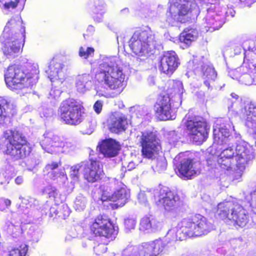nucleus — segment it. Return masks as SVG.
<instances>
[{
	"label": "nucleus",
	"mask_w": 256,
	"mask_h": 256,
	"mask_svg": "<svg viewBox=\"0 0 256 256\" xmlns=\"http://www.w3.org/2000/svg\"><path fill=\"white\" fill-rule=\"evenodd\" d=\"M212 229V225L200 214L190 218L183 219L177 227L170 230L165 238H158L144 242L138 246L128 245L122 252L121 256H160L165 251L170 242L167 240H182L186 236H201L208 234Z\"/></svg>",
	"instance_id": "1"
},
{
	"label": "nucleus",
	"mask_w": 256,
	"mask_h": 256,
	"mask_svg": "<svg viewBox=\"0 0 256 256\" xmlns=\"http://www.w3.org/2000/svg\"><path fill=\"white\" fill-rule=\"evenodd\" d=\"M234 132V126L230 120H217L213 128L214 141L218 144L232 142L234 149L236 167L242 176L250 162L255 158L254 150L247 142L241 139L240 134L234 132V136L230 134V130Z\"/></svg>",
	"instance_id": "2"
},
{
	"label": "nucleus",
	"mask_w": 256,
	"mask_h": 256,
	"mask_svg": "<svg viewBox=\"0 0 256 256\" xmlns=\"http://www.w3.org/2000/svg\"><path fill=\"white\" fill-rule=\"evenodd\" d=\"M124 68V65L118 57L104 56L100 60L96 68V80L105 87L116 90L120 94L126 86Z\"/></svg>",
	"instance_id": "3"
},
{
	"label": "nucleus",
	"mask_w": 256,
	"mask_h": 256,
	"mask_svg": "<svg viewBox=\"0 0 256 256\" xmlns=\"http://www.w3.org/2000/svg\"><path fill=\"white\" fill-rule=\"evenodd\" d=\"M39 74L37 64L28 62L24 68L16 65L9 66L4 73L6 84L20 96L30 92V88L38 80Z\"/></svg>",
	"instance_id": "4"
},
{
	"label": "nucleus",
	"mask_w": 256,
	"mask_h": 256,
	"mask_svg": "<svg viewBox=\"0 0 256 256\" xmlns=\"http://www.w3.org/2000/svg\"><path fill=\"white\" fill-rule=\"evenodd\" d=\"M1 40H4V54L8 58L18 56L25 42V29L21 22L10 19L4 28Z\"/></svg>",
	"instance_id": "5"
},
{
	"label": "nucleus",
	"mask_w": 256,
	"mask_h": 256,
	"mask_svg": "<svg viewBox=\"0 0 256 256\" xmlns=\"http://www.w3.org/2000/svg\"><path fill=\"white\" fill-rule=\"evenodd\" d=\"M2 141L4 143V152L14 160L24 158L31 152L26 138L16 129L6 130Z\"/></svg>",
	"instance_id": "6"
},
{
	"label": "nucleus",
	"mask_w": 256,
	"mask_h": 256,
	"mask_svg": "<svg viewBox=\"0 0 256 256\" xmlns=\"http://www.w3.org/2000/svg\"><path fill=\"white\" fill-rule=\"evenodd\" d=\"M217 214L230 226L244 227L248 223L247 212L240 204L234 202H224L217 206Z\"/></svg>",
	"instance_id": "7"
},
{
	"label": "nucleus",
	"mask_w": 256,
	"mask_h": 256,
	"mask_svg": "<svg viewBox=\"0 0 256 256\" xmlns=\"http://www.w3.org/2000/svg\"><path fill=\"white\" fill-rule=\"evenodd\" d=\"M128 43L132 52L138 56H146L152 54L159 44L154 34L150 29L136 31Z\"/></svg>",
	"instance_id": "8"
},
{
	"label": "nucleus",
	"mask_w": 256,
	"mask_h": 256,
	"mask_svg": "<svg viewBox=\"0 0 256 256\" xmlns=\"http://www.w3.org/2000/svg\"><path fill=\"white\" fill-rule=\"evenodd\" d=\"M170 6L166 12V22L174 26L176 22L184 23L188 20V14L196 6L194 0H169Z\"/></svg>",
	"instance_id": "9"
},
{
	"label": "nucleus",
	"mask_w": 256,
	"mask_h": 256,
	"mask_svg": "<svg viewBox=\"0 0 256 256\" xmlns=\"http://www.w3.org/2000/svg\"><path fill=\"white\" fill-rule=\"evenodd\" d=\"M232 147H233L232 142L218 144L216 143L215 144L214 141L210 152L212 155L218 156L216 158L218 165L222 169L227 171H236L235 178L238 180L241 176H239V170L236 167V164H234L233 163L234 160V152Z\"/></svg>",
	"instance_id": "10"
},
{
	"label": "nucleus",
	"mask_w": 256,
	"mask_h": 256,
	"mask_svg": "<svg viewBox=\"0 0 256 256\" xmlns=\"http://www.w3.org/2000/svg\"><path fill=\"white\" fill-rule=\"evenodd\" d=\"M190 138L194 142L202 143L208 136L209 128L206 120L199 116H193L190 112L182 120Z\"/></svg>",
	"instance_id": "11"
},
{
	"label": "nucleus",
	"mask_w": 256,
	"mask_h": 256,
	"mask_svg": "<svg viewBox=\"0 0 256 256\" xmlns=\"http://www.w3.org/2000/svg\"><path fill=\"white\" fill-rule=\"evenodd\" d=\"M83 107L80 102L74 98H68L63 101L60 107V118L66 124L76 125L83 119L82 110Z\"/></svg>",
	"instance_id": "12"
},
{
	"label": "nucleus",
	"mask_w": 256,
	"mask_h": 256,
	"mask_svg": "<svg viewBox=\"0 0 256 256\" xmlns=\"http://www.w3.org/2000/svg\"><path fill=\"white\" fill-rule=\"evenodd\" d=\"M142 146V154L144 158L153 160L158 156V152L160 149L158 140L152 132H142L140 136H138Z\"/></svg>",
	"instance_id": "13"
},
{
	"label": "nucleus",
	"mask_w": 256,
	"mask_h": 256,
	"mask_svg": "<svg viewBox=\"0 0 256 256\" xmlns=\"http://www.w3.org/2000/svg\"><path fill=\"white\" fill-rule=\"evenodd\" d=\"M153 196L156 204L162 206L166 210L170 211L175 208L178 204L179 197L168 188L159 187L152 190Z\"/></svg>",
	"instance_id": "14"
},
{
	"label": "nucleus",
	"mask_w": 256,
	"mask_h": 256,
	"mask_svg": "<svg viewBox=\"0 0 256 256\" xmlns=\"http://www.w3.org/2000/svg\"><path fill=\"white\" fill-rule=\"evenodd\" d=\"M117 226L112 225L106 216H98L90 226V230L96 236L112 238L117 234Z\"/></svg>",
	"instance_id": "15"
},
{
	"label": "nucleus",
	"mask_w": 256,
	"mask_h": 256,
	"mask_svg": "<svg viewBox=\"0 0 256 256\" xmlns=\"http://www.w3.org/2000/svg\"><path fill=\"white\" fill-rule=\"evenodd\" d=\"M214 8V6L210 4V8L207 9L208 14L206 18V26L208 27L209 30H208L210 31L218 30L221 28L224 22L225 18L228 16L229 14H231L232 16H234L233 14L234 12H232L231 10L228 12L225 6L221 8L220 10L218 11L220 12L218 14H216L213 10Z\"/></svg>",
	"instance_id": "16"
},
{
	"label": "nucleus",
	"mask_w": 256,
	"mask_h": 256,
	"mask_svg": "<svg viewBox=\"0 0 256 256\" xmlns=\"http://www.w3.org/2000/svg\"><path fill=\"white\" fill-rule=\"evenodd\" d=\"M169 96H164L159 98L154 106L156 116L161 120L175 118V109Z\"/></svg>",
	"instance_id": "17"
},
{
	"label": "nucleus",
	"mask_w": 256,
	"mask_h": 256,
	"mask_svg": "<svg viewBox=\"0 0 256 256\" xmlns=\"http://www.w3.org/2000/svg\"><path fill=\"white\" fill-rule=\"evenodd\" d=\"M60 165V162H52L46 165L44 172L45 176L61 186L67 182L68 177L64 168H58Z\"/></svg>",
	"instance_id": "18"
},
{
	"label": "nucleus",
	"mask_w": 256,
	"mask_h": 256,
	"mask_svg": "<svg viewBox=\"0 0 256 256\" xmlns=\"http://www.w3.org/2000/svg\"><path fill=\"white\" fill-rule=\"evenodd\" d=\"M40 144L42 149L50 154L62 152V148L64 146L60 138L51 132H46L44 134Z\"/></svg>",
	"instance_id": "19"
},
{
	"label": "nucleus",
	"mask_w": 256,
	"mask_h": 256,
	"mask_svg": "<svg viewBox=\"0 0 256 256\" xmlns=\"http://www.w3.org/2000/svg\"><path fill=\"white\" fill-rule=\"evenodd\" d=\"M180 62L174 51L165 52L160 59V70L162 72L172 75L178 68Z\"/></svg>",
	"instance_id": "20"
},
{
	"label": "nucleus",
	"mask_w": 256,
	"mask_h": 256,
	"mask_svg": "<svg viewBox=\"0 0 256 256\" xmlns=\"http://www.w3.org/2000/svg\"><path fill=\"white\" fill-rule=\"evenodd\" d=\"M178 176L183 179H190L200 173V163L192 159H184L178 166Z\"/></svg>",
	"instance_id": "21"
},
{
	"label": "nucleus",
	"mask_w": 256,
	"mask_h": 256,
	"mask_svg": "<svg viewBox=\"0 0 256 256\" xmlns=\"http://www.w3.org/2000/svg\"><path fill=\"white\" fill-rule=\"evenodd\" d=\"M253 68L250 70L248 68L242 66L232 72L234 77L242 84L251 85L254 83L256 84V63L252 65Z\"/></svg>",
	"instance_id": "22"
},
{
	"label": "nucleus",
	"mask_w": 256,
	"mask_h": 256,
	"mask_svg": "<svg viewBox=\"0 0 256 256\" xmlns=\"http://www.w3.org/2000/svg\"><path fill=\"white\" fill-rule=\"evenodd\" d=\"M244 113L246 117L245 125L248 132L255 140L256 144V103L246 104L244 107Z\"/></svg>",
	"instance_id": "23"
},
{
	"label": "nucleus",
	"mask_w": 256,
	"mask_h": 256,
	"mask_svg": "<svg viewBox=\"0 0 256 256\" xmlns=\"http://www.w3.org/2000/svg\"><path fill=\"white\" fill-rule=\"evenodd\" d=\"M64 66V65L57 60L54 59L50 62L46 72L52 82H56L58 85L62 84L65 79Z\"/></svg>",
	"instance_id": "24"
},
{
	"label": "nucleus",
	"mask_w": 256,
	"mask_h": 256,
	"mask_svg": "<svg viewBox=\"0 0 256 256\" xmlns=\"http://www.w3.org/2000/svg\"><path fill=\"white\" fill-rule=\"evenodd\" d=\"M163 222L154 216H146L140 223V230L146 233H154L162 230Z\"/></svg>",
	"instance_id": "25"
},
{
	"label": "nucleus",
	"mask_w": 256,
	"mask_h": 256,
	"mask_svg": "<svg viewBox=\"0 0 256 256\" xmlns=\"http://www.w3.org/2000/svg\"><path fill=\"white\" fill-rule=\"evenodd\" d=\"M102 170L98 162L96 160L84 161V177L88 182H94L100 178Z\"/></svg>",
	"instance_id": "26"
},
{
	"label": "nucleus",
	"mask_w": 256,
	"mask_h": 256,
	"mask_svg": "<svg viewBox=\"0 0 256 256\" xmlns=\"http://www.w3.org/2000/svg\"><path fill=\"white\" fill-rule=\"evenodd\" d=\"M16 106L10 99L0 98V124L4 125L16 113Z\"/></svg>",
	"instance_id": "27"
},
{
	"label": "nucleus",
	"mask_w": 256,
	"mask_h": 256,
	"mask_svg": "<svg viewBox=\"0 0 256 256\" xmlns=\"http://www.w3.org/2000/svg\"><path fill=\"white\" fill-rule=\"evenodd\" d=\"M170 84L172 86L170 89V100L174 102V108H178L182 102L184 90L182 83L180 80H172Z\"/></svg>",
	"instance_id": "28"
},
{
	"label": "nucleus",
	"mask_w": 256,
	"mask_h": 256,
	"mask_svg": "<svg viewBox=\"0 0 256 256\" xmlns=\"http://www.w3.org/2000/svg\"><path fill=\"white\" fill-rule=\"evenodd\" d=\"M130 198L129 192L126 190L125 186L120 188V189L116 190L114 194L110 195H106L104 193L102 196V200L106 201L110 200L112 202H118L116 204L118 206H122L128 202Z\"/></svg>",
	"instance_id": "29"
},
{
	"label": "nucleus",
	"mask_w": 256,
	"mask_h": 256,
	"mask_svg": "<svg viewBox=\"0 0 256 256\" xmlns=\"http://www.w3.org/2000/svg\"><path fill=\"white\" fill-rule=\"evenodd\" d=\"M128 124L127 120L124 114L120 112H115L111 115L108 120L110 130L115 133L124 130Z\"/></svg>",
	"instance_id": "30"
},
{
	"label": "nucleus",
	"mask_w": 256,
	"mask_h": 256,
	"mask_svg": "<svg viewBox=\"0 0 256 256\" xmlns=\"http://www.w3.org/2000/svg\"><path fill=\"white\" fill-rule=\"evenodd\" d=\"M100 152L106 157L116 156L120 150V144L112 138L106 139L98 145Z\"/></svg>",
	"instance_id": "31"
},
{
	"label": "nucleus",
	"mask_w": 256,
	"mask_h": 256,
	"mask_svg": "<svg viewBox=\"0 0 256 256\" xmlns=\"http://www.w3.org/2000/svg\"><path fill=\"white\" fill-rule=\"evenodd\" d=\"M201 71L204 83L208 88H210V84L214 82L216 78V72L212 65L208 62H202V64L201 65Z\"/></svg>",
	"instance_id": "32"
},
{
	"label": "nucleus",
	"mask_w": 256,
	"mask_h": 256,
	"mask_svg": "<svg viewBox=\"0 0 256 256\" xmlns=\"http://www.w3.org/2000/svg\"><path fill=\"white\" fill-rule=\"evenodd\" d=\"M93 84L92 77L90 74L78 75L76 79L75 86L78 92L84 94L90 90Z\"/></svg>",
	"instance_id": "33"
},
{
	"label": "nucleus",
	"mask_w": 256,
	"mask_h": 256,
	"mask_svg": "<svg viewBox=\"0 0 256 256\" xmlns=\"http://www.w3.org/2000/svg\"><path fill=\"white\" fill-rule=\"evenodd\" d=\"M198 36V30L193 28H186L180 34V41L186 47L189 46L192 42L195 40Z\"/></svg>",
	"instance_id": "34"
},
{
	"label": "nucleus",
	"mask_w": 256,
	"mask_h": 256,
	"mask_svg": "<svg viewBox=\"0 0 256 256\" xmlns=\"http://www.w3.org/2000/svg\"><path fill=\"white\" fill-rule=\"evenodd\" d=\"M152 161L154 162L152 168L155 172H162L166 170L167 162L163 155H158L153 160H152Z\"/></svg>",
	"instance_id": "35"
},
{
	"label": "nucleus",
	"mask_w": 256,
	"mask_h": 256,
	"mask_svg": "<svg viewBox=\"0 0 256 256\" xmlns=\"http://www.w3.org/2000/svg\"><path fill=\"white\" fill-rule=\"evenodd\" d=\"M84 172V162L72 166L70 176L74 182L78 180L81 172Z\"/></svg>",
	"instance_id": "36"
},
{
	"label": "nucleus",
	"mask_w": 256,
	"mask_h": 256,
	"mask_svg": "<svg viewBox=\"0 0 256 256\" xmlns=\"http://www.w3.org/2000/svg\"><path fill=\"white\" fill-rule=\"evenodd\" d=\"M26 0H0V2L4 10H10L16 8L18 4L24 8Z\"/></svg>",
	"instance_id": "37"
},
{
	"label": "nucleus",
	"mask_w": 256,
	"mask_h": 256,
	"mask_svg": "<svg viewBox=\"0 0 256 256\" xmlns=\"http://www.w3.org/2000/svg\"><path fill=\"white\" fill-rule=\"evenodd\" d=\"M20 199L22 200V206L26 207V208H32L38 209V202L34 198L28 196L23 198L20 196Z\"/></svg>",
	"instance_id": "38"
},
{
	"label": "nucleus",
	"mask_w": 256,
	"mask_h": 256,
	"mask_svg": "<svg viewBox=\"0 0 256 256\" xmlns=\"http://www.w3.org/2000/svg\"><path fill=\"white\" fill-rule=\"evenodd\" d=\"M28 250V246L22 244L18 248H14L8 251V256H26Z\"/></svg>",
	"instance_id": "39"
},
{
	"label": "nucleus",
	"mask_w": 256,
	"mask_h": 256,
	"mask_svg": "<svg viewBox=\"0 0 256 256\" xmlns=\"http://www.w3.org/2000/svg\"><path fill=\"white\" fill-rule=\"evenodd\" d=\"M94 52V50L93 48L80 46L78 50V55L80 58L86 59L89 57H92Z\"/></svg>",
	"instance_id": "40"
},
{
	"label": "nucleus",
	"mask_w": 256,
	"mask_h": 256,
	"mask_svg": "<svg viewBox=\"0 0 256 256\" xmlns=\"http://www.w3.org/2000/svg\"><path fill=\"white\" fill-rule=\"evenodd\" d=\"M245 200L251 207L252 212L256 214V189L246 195Z\"/></svg>",
	"instance_id": "41"
},
{
	"label": "nucleus",
	"mask_w": 256,
	"mask_h": 256,
	"mask_svg": "<svg viewBox=\"0 0 256 256\" xmlns=\"http://www.w3.org/2000/svg\"><path fill=\"white\" fill-rule=\"evenodd\" d=\"M86 200L82 195H78L76 198L74 204V208L76 210H84L86 206Z\"/></svg>",
	"instance_id": "42"
},
{
	"label": "nucleus",
	"mask_w": 256,
	"mask_h": 256,
	"mask_svg": "<svg viewBox=\"0 0 256 256\" xmlns=\"http://www.w3.org/2000/svg\"><path fill=\"white\" fill-rule=\"evenodd\" d=\"M43 193L48 194L50 198H52L56 202H58V192L55 188L51 186H48L44 188L43 190Z\"/></svg>",
	"instance_id": "43"
},
{
	"label": "nucleus",
	"mask_w": 256,
	"mask_h": 256,
	"mask_svg": "<svg viewBox=\"0 0 256 256\" xmlns=\"http://www.w3.org/2000/svg\"><path fill=\"white\" fill-rule=\"evenodd\" d=\"M182 136L181 134L175 130L169 132L167 134V138L169 143L172 145H175V143L178 141Z\"/></svg>",
	"instance_id": "44"
},
{
	"label": "nucleus",
	"mask_w": 256,
	"mask_h": 256,
	"mask_svg": "<svg viewBox=\"0 0 256 256\" xmlns=\"http://www.w3.org/2000/svg\"><path fill=\"white\" fill-rule=\"evenodd\" d=\"M136 224V220L132 216H128L124 218V225L126 229L130 230L135 228Z\"/></svg>",
	"instance_id": "45"
},
{
	"label": "nucleus",
	"mask_w": 256,
	"mask_h": 256,
	"mask_svg": "<svg viewBox=\"0 0 256 256\" xmlns=\"http://www.w3.org/2000/svg\"><path fill=\"white\" fill-rule=\"evenodd\" d=\"M152 195H153L152 190L148 192L147 194H145L142 192H140L138 195V199L140 202L142 204H146L147 202L146 197Z\"/></svg>",
	"instance_id": "46"
},
{
	"label": "nucleus",
	"mask_w": 256,
	"mask_h": 256,
	"mask_svg": "<svg viewBox=\"0 0 256 256\" xmlns=\"http://www.w3.org/2000/svg\"><path fill=\"white\" fill-rule=\"evenodd\" d=\"M70 213V209L67 204H63L60 206V214H62L64 218H66Z\"/></svg>",
	"instance_id": "47"
},
{
	"label": "nucleus",
	"mask_w": 256,
	"mask_h": 256,
	"mask_svg": "<svg viewBox=\"0 0 256 256\" xmlns=\"http://www.w3.org/2000/svg\"><path fill=\"white\" fill-rule=\"evenodd\" d=\"M62 93V90L60 89L56 88V87L52 88L50 92L49 98L58 100Z\"/></svg>",
	"instance_id": "48"
},
{
	"label": "nucleus",
	"mask_w": 256,
	"mask_h": 256,
	"mask_svg": "<svg viewBox=\"0 0 256 256\" xmlns=\"http://www.w3.org/2000/svg\"><path fill=\"white\" fill-rule=\"evenodd\" d=\"M40 116L42 118H48L52 114V110L51 108H40Z\"/></svg>",
	"instance_id": "49"
},
{
	"label": "nucleus",
	"mask_w": 256,
	"mask_h": 256,
	"mask_svg": "<svg viewBox=\"0 0 256 256\" xmlns=\"http://www.w3.org/2000/svg\"><path fill=\"white\" fill-rule=\"evenodd\" d=\"M94 250L96 254L100 255V254L105 252L107 250V248L104 244H100L94 246Z\"/></svg>",
	"instance_id": "50"
},
{
	"label": "nucleus",
	"mask_w": 256,
	"mask_h": 256,
	"mask_svg": "<svg viewBox=\"0 0 256 256\" xmlns=\"http://www.w3.org/2000/svg\"><path fill=\"white\" fill-rule=\"evenodd\" d=\"M103 102L102 100H97L94 104L93 108L97 114H100L102 110Z\"/></svg>",
	"instance_id": "51"
},
{
	"label": "nucleus",
	"mask_w": 256,
	"mask_h": 256,
	"mask_svg": "<svg viewBox=\"0 0 256 256\" xmlns=\"http://www.w3.org/2000/svg\"><path fill=\"white\" fill-rule=\"evenodd\" d=\"M230 96H232V98L234 99L235 100L234 101L232 100V104L230 106H228V108L229 110H234L236 111V110L235 108V106L236 105V104H237L236 100L238 99V96L234 93H232L230 94Z\"/></svg>",
	"instance_id": "52"
},
{
	"label": "nucleus",
	"mask_w": 256,
	"mask_h": 256,
	"mask_svg": "<svg viewBox=\"0 0 256 256\" xmlns=\"http://www.w3.org/2000/svg\"><path fill=\"white\" fill-rule=\"evenodd\" d=\"M232 46L234 49L235 54H238L240 53L242 50V46L240 44H234L232 45Z\"/></svg>",
	"instance_id": "53"
},
{
	"label": "nucleus",
	"mask_w": 256,
	"mask_h": 256,
	"mask_svg": "<svg viewBox=\"0 0 256 256\" xmlns=\"http://www.w3.org/2000/svg\"><path fill=\"white\" fill-rule=\"evenodd\" d=\"M96 12V15L94 16V19L95 21L97 22H100L102 20V14L104 13V12H101L100 13L97 12Z\"/></svg>",
	"instance_id": "54"
},
{
	"label": "nucleus",
	"mask_w": 256,
	"mask_h": 256,
	"mask_svg": "<svg viewBox=\"0 0 256 256\" xmlns=\"http://www.w3.org/2000/svg\"><path fill=\"white\" fill-rule=\"evenodd\" d=\"M240 2L244 4L245 6H250L252 4L256 2V0H238Z\"/></svg>",
	"instance_id": "55"
},
{
	"label": "nucleus",
	"mask_w": 256,
	"mask_h": 256,
	"mask_svg": "<svg viewBox=\"0 0 256 256\" xmlns=\"http://www.w3.org/2000/svg\"><path fill=\"white\" fill-rule=\"evenodd\" d=\"M136 164L134 161H130L128 162L127 166V169L128 170H131L134 168L136 166Z\"/></svg>",
	"instance_id": "56"
},
{
	"label": "nucleus",
	"mask_w": 256,
	"mask_h": 256,
	"mask_svg": "<svg viewBox=\"0 0 256 256\" xmlns=\"http://www.w3.org/2000/svg\"><path fill=\"white\" fill-rule=\"evenodd\" d=\"M2 202L4 204L6 208L8 207L11 204V201L7 198L0 199V204Z\"/></svg>",
	"instance_id": "57"
},
{
	"label": "nucleus",
	"mask_w": 256,
	"mask_h": 256,
	"mask_svg": "<svg viewBox=\"0 0 256 256\" xmlns=\"http://www.w3.org/2000/svg\"><path fill=\"white\" fill-rule=\"evenodd\" d=\"M14 181L16 184L20 185L23 183L24 178L22 176H18L15 178Z\"/></svg>",
	"instance_id": "58"
},
{
	"label": "nucleus",
	"mask_w": 256,
	"mask_h": 256,
	"mask_svg": "<svg viewBox=\"0 0 256 256\" xmlns=\"http://www.w3.org/2000/svg\"><path fill=\"white\" fill-rule=\"evenodd\" d=\"M150 85H154L155 84L154 78V76H150L148 78Z\"/></svg>",
	"instance_id": "59"
},
{
	"label": "nucleus",
	"mask_w": 256,
	"mask_h": 256,
	"mask_svg": "<svg viewBox=\"0 0 256 256\" xmlns=\"http://www.w3.org/2000/svg\"><path fill=\"white\" fill-rule=\"evenodd\" d=\"M250 50H251V51L250 52L249 54H250L251 56H253V55L256 54V52H255V50H256V49L255 50H254V48H250L249 50L250 51Z\"/></svg>",
	"instance_id": "60"
},
{
	"label": "nucleus",
	"mask_w": 256,
	"mask_h": 256,
	"mask_svg": "<svg viewBox=\"0 0 256 256\" xmlns=\"http://www.w3.org/2000/svg\"><path fill=\"white\" fill-rule=\"evenodd\" d=\"M88 30H90V31H92H92L94 30V27L92 26H88Z\"/></svg>",
	"instance_id": "61"
},
{
	"label": "nucleus",
	"mask_w": 256,
	"mask_h": 256,
	"mask_svg": "<svg viewBox=\"0 0 256 256\" xmlns=\"http://www.w3.org/2000/svg\"><path fill=\"white\" fill-rule=\"evenodd\" d=\"M194 71L196 73L198 72V67H196V68L194 69Z\"/></svg>",
	"instance_id": "62"
},
{
	"label": "nucleus",
	"mask_w": 256,
	"mask_h": 256,
	"mask_svg": "<svg viewBox=\"0 0 256 256\" xmlns=\"http://www.w3.org/2000/svg\"><path fill=\"white\" fill-rule=\"evenodd\" d=\"M16 213H14V212H12V213L11 214V216H12V217L15 216H16Z\"/></svg>",
	"instance_id": "63"
},
{
	"label": "nucleus",
	"mask_w": 256,
	"mask_h": 256,
	"mask_svg": "<svg viewBox=\"0 0 256 256\" xmlns=\"http://www.w3.org/2000/svg\"><path fill=\"white\" fill-rule=\"evenodd\" d=\"M178 156H176L175 158L174 159V160L175 161H176V160H177V159H178Z\"/></svg>",
	"instance_id": "64"
}]
</instances>
